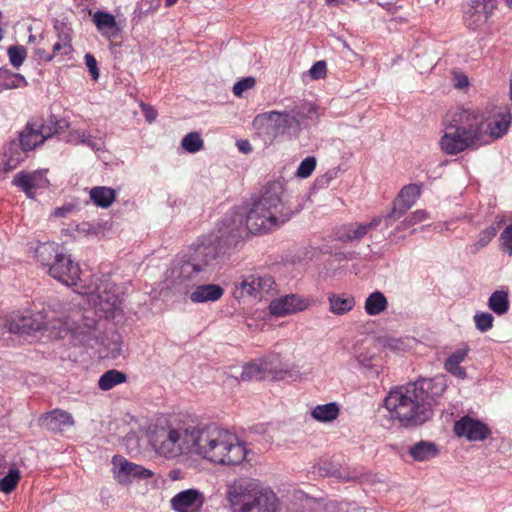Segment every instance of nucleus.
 Wrapping results in <instances>:
<instances>
[{
  "label": "nucleus",
  "mask_w": 512,
  "mask_h": 512,
  "mask_svg": "<svg viewBox=\"0 0 512 512\" xmlns=\"http://www.w3.org/2000/svg\"><path fill=\"white\" fill-rule=\"evenodd\" d=\"M241 217L226 219L217 237H208L173 261L170 278L180 291L190 293L193 303H207L219 300L224 289L218 284H200L208 281L220 270L229 250L237 248L242 237Z\"/></svg>",
  "instance_id": "nucleus-1"
},
{
  "label": "nucleus",
  "mask_w": 512,
  "mask_h": 512,
  "mask_svg": "<svg viewBox=\"0 0 512 512\" xmlns=\"http://www.w3.org/2000/svg\"><path fill=\"white\" fill-rule=\"evenodd\" d=\"M155 451L168 459L194 453L222 465H238L247 457V449L237 437L216 424H189L160 429L152 440Z\"/></svg>",
  "instance_id": "nucleus-2"
},
{
  "label": "nucleus",
  "mask_w": 512,
  "mask_h": 512,
  "mask_svg": "<svg viewBox=\"0 0 512 512\" xmlns=\"http://www.w3.org/2000/svg\"><path fill=\"white\" fill-rule=\"evenodd\" d=\"M447 389L446 376L422 378L414 383L392 388L384 399V407L404 428H414L432 419L438 399Z\"/></svg>",
  "instance_id": "nucleus-3"
},
{
  "label": "nucleus",
  "mask_w": 512,
  "mask_h": 512,
  "mask_svg": "<svg viewBox=\"0 0 512 512\" xmlns=\"http://www.w3.org/2000/svg\"><path fill=\"white\" fill-rule=\"evenodd\" d=\"M284 186L280 181H271L266 183L260 193V196L254 199L247 211L240 208H234L227 213L218 224L216 231L209 237H217L220 230L224 227L226 219L241 217L243 233L239 244L244 237L250 234H266L281 227L289 221L294 212L286 207L282 196Z\"/></svg>",
  "instance_id": "nucleus-4"
},
{
  "label": "nucleus",
  "mask_w": 512,
  "mask_h": 512,
  "mask_svg": "<svg viewBox=\"0 0 512 512\" xmlns=\"http://www.w3.org/2000/svg\"><path fill=\"white\" fill-rule=\"evenodd\" d=\"M225 499L230 512H279L276 493L259 480L241 477L226 487Z\"/></svg>",
  "instance_id": "nucleus-5"
},
{
  "label": "nucleus",
  "mask_w": 512,
  "mask_h": 512,
  "mask_svg": "<svg viewBox=\"0 0 512 512\" xmlns=\"http://www.w3.org/2000/svg\"><path fill=\"white\" fill-rule=\"evenodd\" d=\"M476 124L474 111L459 109L453 112L440 140L443 152L456 155L479 142V134L475 130Z\"/></svg>",
  "instance_id": "nucleus-6"
},
{
  "label": "nucleus",
  "mask_w": 512,
  "mask_h": 512,
  "mask_svg": "<svg viewBox=\"0 0 512 512\" xmlns=\"http://www.w3.org/2000/svg\"><path fill=\"white\" fill-rule=\"evenodd\" d=\"M35 257L43 265L48 266L51 277L66 286H76L80 281L81 270L70 255L60 253L53 242L40 243L35 248Z\"/></svg>",
  "instance_id": "nucleus-7"
},
{
  "label": "nucleus",
  "mask_w": 512,
  "mask_h": 512,
  "mask_svg": "<svg viewBox=\"0 0 512 512\" xmlns=\"http://www.w3.org/2000/svg\"><path fill=\"white\" fill-rule=\"evenodd\" d=\"M474 117L477 122L475 130L479 134V142L483 143L502 137L512 122V115L508 109L487 118L474 111Z\"/></svg>",
  "instance_id": "nucleus-8"
},
{
  "label": "nucleus",
  "mask_w": 512,
  "mask_h": 512,
  "mask_svg": "<svg viewBox=\"0 0 512 512\" xmlns=\"http://www.w3.org/2000/svg\"><path fill=\"white\" fill-rule=\"evenodd\" d=\"M86 293L89 294L90 302L97 311L103 313L105 317L113 316L119 304V297L114 285L104 280L100 284H95L93 288L89 287Z\"/></svg>",
  "instance_id": "nucleus-9"
},
{
  "label": "nucleus",
  "mask_w": 512,
  "mask_h": 512,
  "mask_svg": "<svg viewBox=\"0 0 512 512\" xmlns=\"http://www.w3.org/2000/svg\"><path fill=\"white\" fill-rule=\"evenodd\" d=\"M421 184L405 185L393 201L392 210L385 216V226L389 227L394 221L401 218L417 201L421 195Z\"/></svg>",
  "instance_id": "nucleus-10"
},
{
  "label": "nucleus",
  "mask_w": 512,
  "mask_h": 512,
  "mask_svg": "<svg viewBox=\"0 0 512 512\" xmlns=\"http://www.w3.org/2000/svg\"><path fill=\"white\" fill-rule=\"evenodd\" d=\"M275 281L269 275L251 274L236 284V292L240 297L245 295L262 300L274 291Z\"/></svg>",
  "instance_id": "nucleus-11"
},
{
  "label": "nucleus",
  "mask_w": 512,
  "mask_h": 512,
  "mask_svg": "<svg viewBox=\"0 0 512 512\" xmlns=\"http://www.w3.org/2000/svg\"><path fill=\"white\" fill-rule=\"evenodd\" d=\"M314 304L308 297L297 294H288L272 300L269 304V312L276 317H285L305 311Z\"/></svg>",
  "instance_id": "nucleus-12"
},
{
  "label": "nucleus",
  "mask_w": 512,
  "mask_h": 512,
  "mask_svg": "<svg viewBox=\"0 0 512 512\" xmlns=\"http://www.w3.org/2000/svg\"><path fill=\"white\" fill-rule=\"evenodd\" d=\"M453 432L457 437L471 442L484 441L491 435V429L486 423L469 415L454 423Z\"/></svg>",
  "instance_id": "nucleus-13"
},
{
  "label": "nucleus",
  "mask_w": 512,
  "mask_h": 512,
  "mask_svg": "<svg viewBox=\"0 0 512 512\" xmlns=\"http://www.w3.org/2000/svg\"><path fill=\"white\" fill-rule=\"evenodd\" d=\"M269 122L277 132L298 134L300 132L297 120L293 116L291 110L269 111L266 113L259 114L255 117L253 124L259 125Z\"/></svg>",
  "instance_id": "nucleus-14"
},
{
  "label": "nucleus",
  "mask_w": 512,
  "mask_h": 512,
  "mask_svg": "<svg viewBox=\"0 0 512 512\" xmlns=\"http://www.w3.org/2000/svg\"><path fill=\"white\" fill-rule=\"evenodd\" d=\"M114 477L120 484H128L134 479H148L153 473L141 465L134 464L121 456L113 457Z\"/></svg>",
  "instance_id": "nucleus-15"
},
{
  "label": "nucleus",
  "mask_w": 512,
  "mask_h": 512,
  "mask_svg": "<svg viewBox=\"0 0 512 512\" xmlns=\"http://www.w3.org/2000/svg\"><path fill=\"white\" fill-rule=\"evenodd\" d=\"M205 501V495L200 490L190 488L174 495L170 505L175 512H201Z\"/></svg>",
  "instance_id": "nucleus-16"
},
{
  "label": "nucleus",
  "mask_w": 512,
  "mask_h": 512,
  "mask_svg": "<svg viewBox=\"0 0 512 512\" xmlns=\"http://www.w3.org/2000/svg\"><path fill=\"white\" fill-rule=\"evenodd\" d=\"M46 326V315L43 312L20 316L8 322L9 332L20 335H30L45 329Z\"/></svg>",
  "instance_id": "nucleus-17"
},
{
  "label": "nucleus",
  "mask_w": 512,
  "mask_h": 512,
  "mask_svg": "<svg viewBox=\"0 0 512 512\" xmlns=\"http://www.w3.org/2000/svg\"><path fill=\"white\" fill-rule=\"evenodd\" d=\"M383 220V216H376L369 223L344 224L336 232L337 239L343 242L360 241L371 230L377 228Z\"/></svg>",
  "instance_id": "nucleus-18"
},
{
  "label": "nucleus",
  "mask_w": 512,
  "mask_h": 512,
  "mask_svg": "<svg viewBox=\"0 0 512 512\" xmlns=\"http://www.w3.org/2000/svg\"><path fill=\"white\" fill-rule=\"evenodd\" d=\"M12 184L23 191L28 198H34V190L47 187L49 181L41 171H21L14 176Z\"/></svg>",
  "instance_id": "nucleus-19"
},
{
  "label": "nucleus",
  "mask_w": 512,
  "mask_h": 512,
  "mask_svg": "<svg viewBox=\"0 0 512 512\" xmlns=\"http://www.w3.org/2000/svg\"><path fill=\"white\" fill-rule=\"evenodd\" d=\"M300 131L311 123H316L319 118V107L310 101H298L290 108Z\"/></svg>",
  "instance_id": "nucleus-20"
},
{
  "label": "nucleus",
  "mask_w": 512,
  "mask_h": 512,
  "mask_svg": "<svg viewBox=\"0 0 512 512\" xmlns=\"http://www.w3.org/2000/svg\"><path fill=\"white\" fill-rule=\"evenodd\" d=\"M54 28L57 31L58 40L53 45V53L41 56L47 62H50L57 55H68L73 50L71 28L60 22H57Z\"/></svg>",
  "instance_id": "nucleus-21"
},
{
  "label": "nucleus",
  "mask_w": 512,
  "mask_h": 512,
  "mask_svg": "<svg viewBox=\"0 0 512 512\" xmlns=\"http://www.w3.org/2000/svg\"><path fill=\"white\" fill-rule=\"evenodd\" d=\"M40 424L42 427L53 432H61L66 427L74 424L73 417L70 413L55 409L40 417Z\"/></svg>",
  "instance_id": "nucleus-22"
},
{
  "label": "nucleus",
  "mask_w": 512,
  "mask_h": 512,
  "mask_svg": "<svg viewBox=\"0 0 512 512\" xmlns=\"http://www.w3.org/2000/svg\"><path fill=\"white\" fill-rule=\"evenodd\" d=\"M26 152L27 151L23 149L16 139L5 144L3 147L2 159L4 171L8 172L14 170L22 161H24Z\"/></svg>",
  "instance_id": "nucleus-23"
},
{
  "label": "nucleus",
  "mask_w": 512,
  "mask_h": 512,
  "mask_svg": "<svg viewBox=\"0 0 512 512\" xmlns=\"http://www.w3.org/2000/svg\"><path fill=\"white\" fill-rule=\"evenodd\" d=\"M469 351V346L464 344L463 347L452 352L451 355L445 360V370L457 378L465 379L467 372L466 369L460 364L465 360Z\"/></svg>",
  "instance_id": "nucleus-24"
},
{
  "label": "nucleus",
  "mask_w": 512,
  "mask_h": 512,
  "mask_svg": "<svg viewBox=\"0 0 512 512\" xmlns=\"http://www.w3.org/2000/svg\"><path fill=\"white\" fill-rule=\"evenodd\" d=\"M357 362L364 369L368 378H376L381 372L379 357L372 348H366L365 351L358 352L356 355Z\"/></svg>",
  "instance_id": "nucleus-25"
},
{
  "label": "nucleus",
  "mask_w": 512,
  "mask_h": 512,
  "mask_svg": "<svg viewBox=\"0 0 512 512\" xmlns=\"http://www.w3.org/2000/svg\"><path fill=\"white\" fill-rule=\"evenodd\" d=\"M67 142L72 145H86L94 152H100L103 150V142L99 139L94 138L88 130L76 129L71 130L67 135Z\"/></svg>",
  "instance_id": "nucleus-26"
},
{
  "label": "nucleus",
  "mask_w": 512,
  "mask_h": 512,
  "mask_svg": "<svg viewBox=\"0 0 512 512\" xmlns=\"http://www.w3.org/2000/svg\"><path fill=\"white\" fill-rule=\"evenodd\" d=\"M93 22L104 37H115L118 33L116 19L108 12L96 11L93 14Z\"/></svg>",
  "instance_id": "nucleus-27"
},
{
  "label": "nucleus",
  "mask_w": 512,
  "mask_h": 512,
  "mask_svg": "<svg viewBox=\"0 0 512 512\" xmlns=\"http://www.w3.org/2000/svg\"><path fill=\"white\" fill-rule=\"evenodd\" d=\"M329 311L335 315H344L355 306V298L352 295L330 293L328 295Z\"/></svg>",
  "instance_id": "nucleus-28"
},
{
  "label": "nucleus",
  "mask_w": 512,
  "mask_h": 512,
  "mask_svg": "<svg viewBox=\"0 0 512 512\" xmlns=\"http://www.w3.org/2000/svg\"><path fill=\"white\" fill-rule=\"evenodd\" d=\"M408 453L415 461L422 462L435 458L439 450L435 443L421 440L410 446Z\"/></svg>",
  "instance_id": "nucleus-29"
},
{
  "label": "nucleus",
  "mask_w": 512,
  "mask_h": 512,
  "mask_svg": "<svg viewBox=\"0 0 512 512\" xmlns=\"http://www.w3.org/2000/svg\"><path fill=\"white\" fill-rule=\"evenodd\" d=\"M90 198L94 204L101 208H108L116 198L114 189L106 186L93 187L90 191Z\"/></svg>",
  "instance_id": "nucleus-30"
},
{
  "label": "nucleus",
  "mask_w": 512,
  "mask_h": 512,
  "mask_svg": "<svg viewBox=\"0 0 512 512\" xmlns=\"http://www.w3.org/2000/svg\"><path fill=\"white\" fill-rule=\"evenodd\" d=\"M16 140L28 152L43 143V136L37 135L36 130H34V124L27 123L24 130L19 132L18 139Z\"/></svg>",
  "instance_id": "nucleus-31"
},
{
  "label": "nucleus",
  "mask_w": 512,
  "mask_h": 512,
  "mask_svg": "<svg viewBox=\"0 0 512 512\" xmlns=\"http://www.w3.org/2000/svg\"><path fill=\"white\" fill-rule=\"evenodd\" d=\"M388 307V301L385 295L380 291L372 292L365 300L364 309L370 316H376L385 311Z\"/></svg>",
  "instance_id": "nucleus-32"
},
{
  "label": "nucleus",
  "mask_w": 512,
  "mask_h": 512,
  "mask_svg": "<svg viewBox=\"0 0 512 512\" xmlns=\"http://www.w3.org/2000/svg\"><path fill=\"white\" fill-rule=\"evenodd\" d=\"M126 381L127 375L124 372L116 369H110L100 376L98 380V387L102 391H108L119 384L125 383Z\"/></svg>",
  "instance_id": "nucleus-33"
},
{
  "label": "nucleus",
  "mask_w": 512,
  "mask_h": 512,
  "mask_svg": "<svg viewBox=\"0 0 512 512\" xmlns=\"http://www.w3.org/2000/svg\"><path fill=\"white\" fill-rule=\"evenodd\" d=\"M340 409L337 403L330 402L317 405L311 412L312 417L320 422H331L339 415Z\"/></svg>",
  "instance_id": "nucleus-34"
},
{
  "label": "nucleus",
  "mask_w": 512,
  "mask_h": 512,
  "mask_svg": "<svg viewBox=\"0 0 512 512\" xmlns=\"http://www.w3.org/2000/svg\"><path fill=\"white\" fill-rule=\"evenodd\" d=\"M488 307L497 315H504L509 310L508 291L497 290L488 299Z\"/></svg>",
  "instance_id": "nucleus-35"
},
{
  "label": "nucleus",
  "mask_w": 512,
  "mask_h": 512,
  "mask_svg": "<svg viewBox=\"0 0 512 512\" xmlns=\"http://www.w3.org/2000/svg\"><path fill=\"white\" fill-rule=\"evenodd\" d=\"M487 19L488 18L484 14H481L470 2L465 6L464 22L469 29H478L486 23Z\"/></svg>",
  "instance_id": "nucleus-36"
},
{
  "label": "nucleus",
  "mask_w": 512,
  "mask_h": 512,
  "mask_svg": "<svg viewBox=\"0 0 512 512\" xmlns=\"http://www.w3.org/2000/svg\"><path fill=\"white\" fill-rule=\"evenodd\" d=\"M20 479V470L16 467L10 468L7 475L0 479V491L5 494H10L17 487Z\"/></svg>",
  "instance_id": "nucleus-37"
},
{
  "label": "nucleus",
  "mask_w": 512,
  "mask_h": 512,
  "mask_svg": "<svg viewBox=\"0 0 512 512\" xmlns=\"http://www.w3.org/2000/svg\"><path fill=\"white\" fill-rule=\"evenodd\" d=\"M34 124V130H36L37 135L43 136V142L52 137L54 134H58L59 130L62 128L60 126V122L56 120L54 117H50L45 122L41 124Z\"/></svg>",
  "instance_id": "nucleus-38"
},
{
  "label": "nucleus",
  "mask_w": 512,
  "mask_h": 512,
  "mask_svg": "<svg viewBox=\"0 0 512 512\" xmlns=\"http://www.w3.org/2000/svg\"><path fill=\"white\" fill-rule=\"evenodd\" d=\"M181 146L186 152L194 154L203 149L204 141L200 133L190 132L183 137Z\"/></svg>",
  "instance_id": "nucleus-39"
},
{
  "label": "nucleus",
  "mask_w": 512,
  "mask_h": 512,
  "mask_svg": "<svg viewBox=\"0 0 512 512\" xmlns=\"http://www.w3.org/2000/svg\"><path fill=\"white\" fill-rule=\"evenodd\" d=\"M266 371L265 367L256 363H248L243 367L240 379L242 381L261 380L266 378Z\"/></svg>",
  "instance_id": "nucleus-40"
},
{
  "label": "nucleus",
  "mask_w": 512,
  "mask_h": 512,
  "mask_svg": "<svg viewBox=\"0 0 512 512\" xmlns=\"http://www.w3.org/2000/svg\"><path fill=\"white\" fill-rule=\"evenodd\" d=\"M0 79L3 82H12V89L22 88L28 85V82L23 75L19 73H13L10 69L6 67L0 68Z\"/></svg>",
  "instance_id": "nucleus-41"
},
{
  "label": "nucleus",
  "mask_w": 512,
  "mask_h": 512,
  "mask_svg": "<svg viewBox=\"0 0 512 512\" xmlns=\"http://www.w3.org/2000/svg\"><path fill=\"white\" fill-rule=\"evenodd\" d=\"M497 235V228L493 225L483 229L479 235L476 243L472 245V252H478L480 249L486 247L492 239Z\"/></svg>",
  "instance_id": "nucleus-42"
},
{
  "label": "nucleus",
  "mask_w": 512,
  "mask_h": 512,
  "mask_svg": "<svg viewBox=\"0 0 512 512\" xmlns=\"http://www.w3.org/2000/svg\"><path fill=\"white\" fill-rule=\"evenodd\" d=\"M10 64L14 68H19L27 57L26 48L20 45L10 46L7 50Z\"/></svg>",
  "instance_id": "nucleus-43"
},
{
  "label": "nucleus",
  "mask_w": 512,
  "mask_h": 512,
  "mask_svg": "<svg viewBox=\"0 0 512 512\" xmlns=\"http://www.w3.org/2000/svg\"><path fill=\"white\" fill-rule=\"evenodd\" d=\"M476 328L480 332H487L493 327L494 317L492 314L487 312H477L474 317Z\"/></svg>",
  "instance_id": "nucleus-44"
},
{
  "label": "nucleus",
  "mask_w": 512,
  "mask_h": 512,
  "mask_svg": "<svg viewBox=\"0 0 512 512\" xmlns=\"http://www.w3.org/2000/svg\"><path fill=\"white\" fill-rule=\"evenodd\" d=\"M499 241L501 251L512 256V223L503 229L499 236Z\"/></svg>",
  "instance_id": "nucleus-45"
},
{
  "label": "nucleus",
  "mask_w": 512,
  "mask_h": 512,
  "mask_svg": "<svg viewBox=\"0 0 512 512\" xmlns=\"http://www.w3.org/2000/svg\"><path fill=\"white\" fill-rule=\"evenodd\" d=\"M470 3L487 18H489L497 8V0H471Z\"/></svg>",
  "instance_id": "nucleus-46"
},
{
  "label": "nucleus",
  "mask_w": 512,
  "mask_h": 512,
  "mask_svg": "<svg viewBox=\"0 0 512 512\" xmlns=\"http://www.w3.org/2000/svg\"><path fill=\"white\" fill-rule=\"evenodd\" d=\"M316 167V158L313 156H308L303 159L298 166L296 175L300 178L309 177Z\"/></svg>",
  "instance_id": "nucleus-47"
},
{
  "label": "nucleus",
  "mask_w": 512,
  "mask_h": 512,
  "mask_svg": "<svg viewBox=\"0 0 512 512\" xmlns=\"http://www.w3.org/2000/svg\"><path fill=\"white\" fill-rule=\"evenodd\" d=\"M429 218V214L426 210H416L413 213H411L398 227L397 229H400L401 227H410L413 225H416L426 219Z\"/></svg>",
  "instance_id": "nucleus-48"
},
{
  "label": "nucleus",
  "mask_w": 512,
  "mask_h": 512,
  "mask_svg": "<svg viewBox=\"0 0 512 512\" xmlns=\"http://www.w3.org/2000/svg\"><path fill=\"white\" fill-rule=\"evenodd\" d=\"M254 85H255V79L253 77L243 78L234 84L233 93L236 96H241L244 91L253 88Z\"/></svg>",
  "instance_id": "nucleus-49"
},
{
  "label": "nucleus",
  "mask_w": 512,
  "mask_h": 512,
  "mask_svg": "<svg viewBox=\"0 0 512 512\" xmlns=\"http://www.w3.org/2000/svg\"><path fill=\"white\" fill-rule=\"evenodd\" d=\"M84 60L92 79L97 80L99 78V69L96 58L92 54L86 53Z\"/></svg>",
  "instance_id": "nucleus-50"
},
{
  "label": "nucleus",
  "mask_w": 512,
  "mask_h": 512,
  "mask_svg": "<svg viewBox=\"0 0 512 512\" xmlns=\"http://www.w3.org/2000/svg\"><path fill=\"white\" fill-rule=\"evenodd\" d=\"M326 71H327V68H326L325 61H317L316 63H314L312 65L309 73H310L312 79L318 80V79H322L326 76Z\"/></svg>",
  "instance_id": "nucleus-51"
},
{
  "label": "nucleus",
  "mask_w": 512,
  "mask_h": 512,
  "mask_svg": "<svg viewBox=\"0 0 512 512\" xmlns=\"http://www.w3.org/2000/svg\"><path fill=\"white\" fill-rule=\"evenodd\" d=\"M382 344L385 348H388L392 351H400L405 348V343L400 338L384 337L382 339Z\"/></svg>",
  "instance_id": "nucleus-52"
},
{
  "label": "nucleus",
  "mask_w": 512,
  "mask_h": 512,
  "mask_svg": "<svg viewBox=\"0 0 512 512\" xmlns=\"http://www.w3.org/2000/svg\"><path fill=\"white\" fill-rule=\"evenodd\" d=\"M72 204H66L61 207H57L54 209L52 215L57 218L65 217L68 213H70L73 210Z\"/></svg>",
  "instance_id": "nucleus-53"
},
{
  "label": "nucleus",
  "mask_w": 512,
  "mask_h": 512,
  "mask_svg": "<svg viewBox=\"0 0 512 512\" xmlns=\"http://www.w3.org/2000/svg\"><path fill=\"white\" fill-rule=\"evenodd\" d=\"M142 111L144 113L146 120L149 123H151L152 121H154L156 119L157 112L153 107H151L149 105H142Z\"/></svg>",
  "instance_id": "nucleus-54"
},
{
  "label": "nucleus",
  "mask_w": 512,
  "mask_h": 512,
  "mask_svg": "<svg viewBox=\"0 0 512 512\" xmlns=\"http://www.w3.org/2000/svg\"><path fill=\"white\" fill-rule=\"evenodd\" d=\"M270 373L272 374L273 380H284V379L292 376L291 372L286 369H276V370L270 371Z\"/></svg>",
  "instance_id": "nucleus-55"
},
{
  "label": "nucleus",
  "mask_w": 512,
  "mask_h": 512,
  "mask_svg": "<svg viewBox=\"0 0 512 512\" xmlns=\"http://www.w3.org/2000/svg\"><path fill=\"white\" fill-rule=\"evenodd\" d=\"M236 146L238 150L244 154H249L252 152V146L250 142L246 139H240L236 142Z\"/></svg>",
  "instance_id": "nucleus-56"
},
{
  "label": "nucleus",
  "mask_w": 512,
  "mask_h": 512,
  "mask_svg": "<svg viewBox=\"0 0 512 512\" xmlns=\"http://www.w3.org/2000/svg\"><path fill=\"white\" fill-rule=\"evenodd\" d=\"M469 85L468 78L465 75H461L457 77V82L455 83V87L458 89L465 88Z\"/></svg>",
  "instance_id": "nucleus-57"
},
{
  "label": "nucleus",
  "mask_w": 512,
  "mask_h": 512,
  "mask_svg": "<svg viewBox=\"0 0 512 512\" xmlns=\"http://www.w3.org/2000/svg\"><path fill=\"white\" fill-rule=\"evenodd\" d=\"M13 87V83L12 82H3L1 79H0V93H2L3 91L5 90H10L12 89Z\"/></svg>",
  "instance_id": "nucleus-58"
},
{
  "label": "nucleus",
  "mask_w": 512,
  "mask_h": 512,
  "mask_svg": "<svg viewBox=\"0 0 512 512\" xmlns=\"http://www.w3.org/2000/svg\"><path fill=\"white\" fill-rule=\"evenodd\" d=\"M92 227L90 224L88 223H82L80 226H79V230L82 231V232H86V233H89L91 231Z\"/></svg>",
  "instance_id": "nucleus-59"
},
{
  "label": "nucleus",
  "mask_w": 512,
  "mask_h": 512,
  "mask_svg": "<svg viewBox=\"0 0 512 512\" xmlns=\"http://www.w3.org/2000/svg\"><path fill=\"white\" fill-rule=\"evenodd\" d=\"M178 0H165V6L171 7L173 6Z\"/></svg>",
  "instance_id": "nucleus-60"
},
{
  "label": "nucleus",
  "mask_w": 512,
  "mask_h": 512,
  "mask_svg": "<svg viewBox=\"0 0 512 512\" xmlns=\"http://www.w3.org/2000/svg\"><path fill=\"white\" fill-rule=\"evenodd\" d=\"M177 473H178V471H175V470L171 471V472H170V477H171L172 479H174V480L178 479V477H177Z\"/></svg>",
  "instance_id": "nucleus-61"
},
{
  "label": "nucleus",
  "mask_w": 512,
  "mask_h": 512,
  "mask_svg": "<svg viewBox=\"0 0 512 512\" xmlns=\"http://www.w3.org/2000/svg\"><path fill=\"white\" fill-rule=\"evenodd\" d=\"M506 2V4L512 8V0H504Z\"/></svg>",
  "instance_id": "nucleus-62"
},
{
  "label": "nucleus",
  "mask_w": 512,
  "mask_h": 512,
  "mask_svg": "<svg viewBox=\"0 0 512 512\" xmlns=\"http://www.w3.org/2000/svg\"><path fill=\"white\" fill-rule=\"evenodd\" d=\"M327 4H332L334 2H337L336 0H325Z\"/></svg>",
  "instance_id": "nucleus-63"
}]
</instances>
